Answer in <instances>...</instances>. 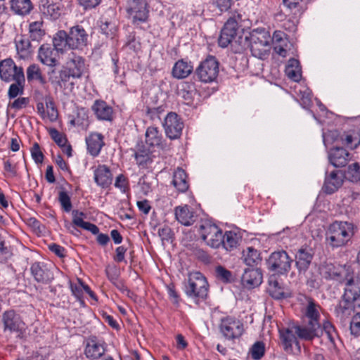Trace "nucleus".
<instances>
[{
    "mask_svg": "<svg viewBox=\"0 0 360 360\" xmlns=\"http://www.w3.org/2000/svg\"><path fill=\"white\" fill-rule=\"evenodd\" d=\"M295 333L300 340L305 341H311L315 338L320 337L323 332H325L328 340L332 345H335V339L337 337V332L334 326L328 321L323 323V327L321 324H314L311 322L303 321L302 325H296L292 327Z\"/></svg>",
    "mask_w": 360,
    "mask_h": 360,
    "instance_id": "nucleus-1",
    "label": "nucleus"
},
{
    "mask_svg": "<svg viewBox=\"0 0 360 360\" xmlns=\"http://www.w3.org/2000/svg\"><path fill=\"white\" fill-rule=\"evenodd\" d=\"M356 226L352 222L335 221L326 232V240L333 248L345 246L355 233Z\"/></svg>",
    "mask_w": 360,
    "mask_h": 360,
    "instance_id": "nucleus-2",
    "label": "nucleus"
},
{
    "mask_svg": "<svg viewBox=\"0 0 360 360\" xmlns=\"http://www.w3.org/2000/svg\"><path fill=\"white\" fill-rule=\"evenodd\" d=\"M184 291L189 297L197 301L206 299L208 293V283L205 277L198 271L189 274Z\"/></svg>",
    "mask_w": 360,
    "mask_h": 360,
    "instance_id": "nucleus-3",
    "label": "nucleus"
},
{
    "mask_svg": "<svg viewBox=\"0 0 360 360\" xmlns=\"http://www.w3.org/2000/svg\"><path fill=\"white\" fill-rule=\"evenodd\" d=\"M293 259L286 251L281 250L271 252L266 261L267 269L274 276L287 275L291 269Z\"/></svg>",
    "mask_w": 360,
    "mask_h": 360,
    "instance_id": "nucleus-4",
    "label": "nucleus"
},
{
    "mask_svg": "<svg viewBox=\"0 0 360 360\" xmlns=\"http://www.w3.org/2000/svg\"><path fill=\"white\" fill-rule=\"evenodd\" d=\"M197 79L203 83H211L219 75V62L214 56H209L202 60L195 69Z\"/></svg>",
    "mask_w": 360,
    "mask_h": 360,
    "instance_id": "nucleus-5",
    "label": "nucleus"
},
{
    "mask_svg": "<svg viewBox=\"0 0 360 360\" xmlns=\"http://www.w3.org/2000/svg\"><path fill=\"white\" fill-rule=\"evenodd\" d=\"M4 330L16 333L20 339L25 338L26 325L22 317L14 310H7L2 314Z\"/></svg>",
    "mask_w": 360,
    "mask_h": 360,
    "instance_id": "nucleus-6",
    "label": "nucleus"
},
{
    "mask_svg": "<svg viewBox=\"0 0 360 360\" xmlns=\"http://www.w3.org/2000/svg\"><path fill=\"white\" fill-rule=\"evenodd\" d=\"M241 21V15L234 14L225 22L218 39L219 45L225 48L233 42H238L236 40L238 34V22Z\"/></svg>",
    "mask_w": 360,
    "mask_h": 360,
    "instance_id": "nucleus-7",
    "label": "nucleus"
},
{
    "mask_svg": "<svg viewBox=\"0 0 360 360\" xmlns=\"http://www.w3.org/2000/svg\"><path fill=\"white\" fill-rule=\"evenodd\" d=\"M321 274L326 279L345 281L346 283L353 277V271L349 265H335L332 263H325L321 267Z\"/></svg>",
    "mask_w": 360,
    "mask_h": 360,
    "instance_id": "nucleus-8",
    "label": "nucleus"
},
{
    "mask_svg": "<svg viewBox=\"0 0 360 360\" xmlns=\"http://www.w3.org/2000/svg\"><path fill=\"white\" fill-rule=\"evenodd\" d=\"M126 11L134 24L144 22L148 18L149 10L146 0H127Z\"/></svg>",
    "mask_w": 360,
    "mask_h": 360,
    "instance_id": "nucleus-9",
    "label": "nucleus"
},
{
    "mask_svg": "<svg viewBox=\"0 0 360 360\" xmlns=\"http://www.w3.org/2000/svg\"><path fill=\"white\" fill-rule=\"evenodd\" d=\"M202 239L210 247L218 248L223 242V232L215 224L205 222L200 226Z\"/></svg>",
    "mask_w": 360,
    "mask_h": 360,
    "instance_id": "nucleus-10",
    "label": "nucleus"
},
{
    "mask_svg": "<svg viewBox=\"0 0 360 360\" xmlns=\"http://www.w3.org/2000/svg\"><path fill=\"white\" fill-rule=\"evenodd\" d=\"M25 77L23 68L17 66L11 58L0 61V79L6 83Z\"/></svg>",
    "mask_w": 360,
    "mask_h": 360,
    "instance_id": "nucleus-11",
    "label": "nucleus"
},
{
    "mask_svg": "<svg viewBox=\"0 0 360 360\" xmlns=\"http://www.w3.org/2000/svg\"><path fill=\"white\" fill-rule=\"evenodd\" d=\"M166 136L170 139H179L184 128V122L181 117L174 112H169L162 123Z\"/></svg>",
    "mask_w": 360,
    "mask_h": 360,
    "instance_id": "nucleus-12",
    "label": "nucleus"
},
{
    "mask_svg": "<svg viewBox=\"0 0 360 360\" xmlns=\"http://www.w3.org/2000/svg\"><path fill=\"white\" fill-rule=\"evenodd\" d=\"M67 33L69 49L83 50L87 46L89 35L81 25H77L70 27Z\"/></svg>",
    "mask_w": 360,
    "mask_h": 360,
    "instance_id": "nucleus-13",
    "label": "nucleus"
},
{
    "mask_svg": "<svg viewBox=\"0 0 360 360\" xmlns=\"http://www.w3.org/2000/svg\"><path fill=\"white\" fill-rule=\"evenodd\" d=\"M219 328L224 338L229 340L238 338L243 333V324L232 317L223 319Z\"/></svg>",
    "mask_w": 360,
    "mask_h": 360,
    "instance_id": "nucleus-14",
    "label": "nucleus"
},
{
    "mask_svg": "<svg viewBox=\"0 0 360 360\" xmlns=\"http://www.w3.org/2000/svg\"><path fill=\"white\" fill-rule=\"evenodd\" d=\"M352 154L343 147H333L330 149L328 158L330 163L335 167H345L352 159Z\"/></svg>",
    "mask_w": 360,
    "mask_h": 360,
    "instance_id": "nucleus-15",
    "label": "nucleus"
},
{
    "mask_svg": "<svg viewBox=\"0 0 360 360\" xmlns=\"http://www.w3.org/2000/svg\"><path fill=\"white\" fill-rule=\"evenodd\" d=\"M314 250L309 247H302L298 249L295 255V266L300 274H305L309 269L313 258Z\"/></svg>",
    "mask_w": 360,
    "mask_h": 360,
    "instance_id": "nucleus-16",
    "label": "nucleus"
},
{
    "mask_svg": "<svg viewBox=\"0 0 360 360\" xmlns=\"http://www.w3.org/2000/svg\"><path fill=\"white\" fill-rule=\"evenodd\" d=\"M346 297L350 299L354 311L360 310V277L349 278L346 283Z\"/></svg>",
    "mask_w": 360,
    "mask_h": 360,
    "instance_id": "nucleus-17",
    "label": "nucleus"
},
{
    "mask_svg": "<svg viewBox=\"0 0 360 360\" xmlns=\"http://www.w3.org/2000/svg\"><path fill=\"white\" fill-rule=\"evenodd\" d=\"M58 52L50 44H42L38 51V59L44 65L53 68L58 64Z\"/></svg>",
    "mask_w": 360,
    "mask_h": 360,
    "instance_id": "nucleus-18",
    "label": "nucleus"
},
{
    "mask_svg": "<svg viewBox=\"0 0 360 360\" xmlns=\"http://www.w3.org/2000/svg\"><path fill=\"white\" fill-rule=\"evenodd\" d=\"M30 270L37 282L47 284L51 283L54 278L53 271L43 264L35 262L32 264Z\"/></svg>",
    "mask_w": 360,
    "mask_h": 360,
    "instance_id": "nucleus-19",
    "label": "nucleus"
},
{
    "mask_svg": "<svg viewBox=\"0 0 360 360\" xmlns=\"http://www.w3.org/2000/svg\"><path fill=\"white\" fill-rule=\"evenodd\" d=\"M96 184L103 188H107L112 182V174L110 168L105 165H99L94 171Z\"/></svg>",
    "mask_w": 360,
    "mask_h": 360,
    "instance_id": "nucleus-20",
    "label": "nucleus"
},
{
    "mask_svg": "<svg viewBox=\"0 0 360 360\" xmlns=\"http://www.w3.org/2000/svg\"><path fill=\"white\" fill-rule=\"evenodd\" d=\"M105 352L103 344L98 341L96 337H91L86 341L84 354L88 359H98L101 358Z\"/></svg>",
    "mask_w": 360,
    "mask_h": 360,
    "instance_id": "nucleus-21",
    "label": "nucleus"
},
{
    "mask_svg": "<svg viewBox=\"0 0 360 360\" xmlns=\"http://www.w3.org/2000/svg\"><path fill=\"white\" fill-rule=\"evenodd\" d=\"M241 282L247 288L259 286L262 282L261 270L259 269H245L241 277Z\"/></svg>",
    "mask_w": 360,
    "mask_h": 360,
    "instance_id": "nucleus-22",
    "label": "nucleus"
},
{
    "mask_svg": "<svg viewBox=\"0 0 360 360\" xmlns=\"http://www.w3.org/2000/svg\"><path fill=\"white\" fill-rule=\"evenodd\" d=\"M9 8L14 15L24 17L31 13L34 5L31 0H9Z\"/></svg>",
    "mask_w": 360,
    "mask_h": 360,
    "instance_id": "nucleus-23",
    "label": "nucleus"
},
{
    "mask_svg": "<svg viewBox=\"0 0 360 360\" xmlns=\"http://www.w3.org/2000/svg\"><path fill=\"white\" fill-rule=\"evenodd\" d=\"M91 110L98 120L110 121L112 119L113 110L104 101H95L91 106Z\"/></svg>",
    "mask_w": 360,
    "mask_h": 360,
    "instance_id": "nucleus-24",
    "label": "nucleus"
},
{
    "mask_svg": "<svg viewBox=\"0 0 360 360\" xmlns=\"http://www.w3.org/2000/svg\"><path fill=\"white\" fill-rule=\"evenodd\" d=\"M67 65V70L71 73L72 77L79 78L82 76L84 68V60L82 57L72 53Z\"/></svg>",
    "mask_w": 360,
    "mask_h": 360,
    "instance_id": "nucleus-25",
    "label": "nucleus"
},
{
    "mask_svg": "<svg viewBox=\"0 0 360 360\" xmlns=\"http://www.w3.org/2000/svg\"><path fill=\"white\" fill-rule=\"evenodd\" d=\"M268 283V292L273 298L283 300L290 297V293L284 290V288L278 283L276 276L271 275Z\"/></svg>",
    "mask_w": 360,
    "mask_h": 360,
    "instance_id": "nucleus-26",
    "label": "nucleus"
},
{
    "mask_svg": "<svg viewBox=\"0 0 360 360\" xmlns=\"http://www.w3.org/2000/svg\"><path fill=\"white\" fill-rule=\"evenodd\" d=\"M338 141L349 149H355L360 145V133L355 130L344 131L339 136Z\"/></svg>",
    "mask_w": 360,
    "mask_h": 360,
    "instance_id": "nucleus-27",
    "label": "nucleus"
},
{
    "mask_svg": "<svg viewBox=\"0 0 360 360\" xmlns=\"http://www.w3.org/2000/svg\"><path fill=\"white\" fill-rule=\"evenodd\" d=\"M342 182L343 180L341 176L338 175V172L332 171L328 175L326 174L323 189L326 193L332 194L342 186Z\"/></svg>",
    "mask_w": 360,
    "mask_h": 360,
    "instance_id": "nucleus-28",
    "label": "nucleus"
},
{
    "mask_svg": "<svg viewBox=\"0 0 360 360\" xmlns=\"http://www.w3.org/2000/svg\"><path fill=\"white\" fill-rule=\"evenodd\" d=\"M49 80L53 86L62 88L68 82L70 77H72L70 71L66 70H61L56 72L55 69L48 72Z\"/></svg>",
    "mask_w": 360,
    "mask_h": 360,
    "instance_id": "nucleus-29",
    "label": "nucleus"
},
{
    "mask_svg": "<svg viewBox=\"0 0 360 360\" xmlns=\"http://www.w3.org/2000/svg\"><path fill=\"white\" fill-rule=\"evenodd\" d=\"M103 136L99 133H92L86 139L87 149L89 153L94 156H97L104 145Z\"/></svg>",
    "mask_w": 360,
    "mask_h": 360,
    "instance_id": "nucleus-30",
    "label": "nucleus"
},
{
    "mask_svg": "<svg viewBox=\"0 0 360 360\" xmlns=\"http://www.w3.org/2000/svg\"><path fill=\"white\" fill-rule=\"evenodd\" d=\"M354 311L352 304L350 299L346 297V289L342 296V299L339 302L338 304L335 308V314L338 318L341 321L345 320L349 317L352 312Z\"/></svg>",
    "mask_w": 360,
    "mask_h": 360,
    "instance_id": "nucleus-31",
    "label": "nucleus"
},
{
    "mask_svg": "<svg viewBox=\"0 0 360 360\" xmlns=\"http://www.w3.org/2000/svg\"><path fill=\"white\" fill-rule=\"evenodd\" d=\"M193 68L191 63L184 60H179L175 63L172 69V75L177 79H184L187 77L193 72Z\"/></svg>",
    "mask_w": 360,
    "mask_h": 360,
    "instance_id": "nucleus-32",
    "label": "nucleus"
},
{
    "mask_svg": "<svg viewBox=\"0 0 360 360\" xmlns=\"http://www.w3.org/2000/svg\"><path fill=\"white\" fill-rule=\"evenodd\" d=\"M176 220L184 226H190L193 221V213L188 205L179 206L175 208Z\"/></svg>",
    "mask_w": 360,
    "mask_h": 360,
    "instance_id": "nucleus-33",
    "label": "nucleus"
},
{
    "mask_svg": "<svg viewBox=\"0 0 360 360\" xmlns=\"http://www.w3.org/2000/svg\"><path fill=\"white\" fill-rule=\"evenodd\" d=\"M146 143L150 146L164 148L162 134L157 127H149L146 131Z\"/></svg>",
    "mask_w": 360,
    "mask_h": 360,
    "instance_id": "nucleus-34",
    "label": "nucleus"
},
{
    "mask_svg": "<svg viewBox=\"0 0 360 360\" xmlns=\"http://www.w3.org/2000/svg\"><path fill=\"white\" fill-rule=\"evenodd\" d=\"M53 49L58 53H63L67 49H69V40L68 33L65 30L58 31L53 38Z\"/></svg>",
    "mask_w": 360,
    "mask_h": 360,
    "instance_id": "nucleus-35",
    "label": "nucleus"
},
{
    "mask_svg": "<svg viewBox=\"0 0 360 360\" xmlns=\"http://www.w3.org/2000/svg\"><path fill=\"white\" fill-rule=\"evenodd\" d=\"M27 79L29 83L38 82L44 85L46 83L45 77L43 76L39 66L37 64H32L28 66L26 70Z\"/></svg>",
    "mask_w": 360,
    "mask_h": 360,
    "instance_id": "nucleus-36",
    "label": "nucleus"
},
{
    "mask_svg": "<svg viewBox=\"0 0 360 360\" xmlns=\"http://www.w3.org/2000/svg\"><path fill=\"white\" fill-rule=\"evenodd\" d=\"M43 21L38 20L30 22L29 25V37L32 41L39 42L45 35V30L43 29Z\"/></svg>",
    "mask_w": 360,
    "mask_h": 360,
    "instance_id": "nucleus-37",
    "label": "nucleus"
},
{
    "mask_svg": "<svg viewBox=\"0 0 360 360\" xmlns=\"http://www.w3.org/2000/svg\"><path fill=\"white\" fill-rule=\"evenodd\" d=\"M288 77L294 82H298L301 79V69L300 62L297 59L290 58L285 70Z\"/></svg>",
    "mask_w": 360,
    "mask_h": 360,
    "instance_id": "nucleus-38",
    "label": "nucleus"
},
{
    "mask_svg": "<svg viewBox=\"0 0 360 360\" xmlns=\"http://www.w3.org/2000/svg\"><path fill=\"white\" fill-rule=\"evenodd\" d=\"M186 174L184 169L178 167L173 176L172 184L180 192H185L188 188Z\"/></svg>",
    "mask_w": 360,
    "mask_h": 360,
    "instance_id": "nucleus-39",
    "label": "nucleus"
},
{
    "mask_svg": "<svg viewBox=\"0 0 360 360\" xmlns=\"http://www.w3.org/2000/svg\"><path fill=\"white\" fill-rule=\"evenodd\" d=\"M242 259L244 263L249 266L257 265L262 260L260 253L252 247H248L243 251Z\"/></svg>",
    "mask_w": 360,
    "mask_h": 360,
    "instance_id": "nucleus-40",
    "label": "nucleus"
},
{
    "mask_svg": "<svg viewBox=\"0 0 360 360\" xmlns=\"http://www.w3.org/2000/svg\"><path fill=\"white\" fill-rule=\"evenodd\" d=\"M317 307L318 306L313 301H310L306 307L303 321L320 324L319 321L320 314Z\"/></svg>",
    "mask_w": 360,
    "mask_h": 360,
    "instance_id": "nucleus-41",
    "label": "nucleus"
},
{
    "mask_svg": "<svg viewBox=\"0 0 360 360\" xmlns=\"http://www.w3.org/2000/svg\"><path fill=\"white\" fill-rule=\"evenodd\" d=\"M281 340L285 350L291 349L292 343H295L299 346L300 343L297 340V335L295 330L287 328L284 330H280Z\"/></svg>",
    "mask_w": 360,
    "mask_h": 360,
    "instance_id": "nucleus-42",
    "label": "nucleus"
},
{
    "mask_svg": "<svg viewBox=\"0 0 360 360\" xmlns=\"http://www.w3.org/2000/svg\"><path fill=\"white\" fill-rule=\"evenodd\" d=\"M238 238L236 233L226 231L223 234V242L221 246L227 251H231L237 247Z\"/></svg>",
    "mask_w": 360,
    "mask_h": 360,
    "instance_id": "nucleus-43",
    "label": "nucleus"
},
{
    "mask_svg": "<svg viewBox=\"0 0 360 360\" xmlns=\"http://www.w3.org/2000/svg\"><path fill=\"white\" fill-rule=\"evenodd\" d=\"M8 91V97L9 99L16 98L18 96L21 95L24 92V86L25 78H20L17 80L13 81Z\"/></svg>",
    "mask_w": 360,
    "mask_h": 360,
    "instance_id": "nucleus-44",
    "label": "nucleus"
},
{
    "mask_svg": "<svg viewBox=\"0 0 360 360\" xmlns=\"http://www.w3.org/2000/svg\"><path fill=\"white\" fill-rule=\"evenodd\" d=\"M250 51L252 56L260 59L266 58L269 55V45L257 44L255 41L250 43Z\"/></svg>",
    "mask_w": 360,
    "mask_h": 360,
    "instance_id": "nucleus-45",
    "label": "nucleus"
},
{
    "mask_svg": "<svg viewBox=\"0 0 360 360\" xmlns=\"http://www.w3.org/2000/svg\"><path fill=\"white\" fill-rule=\"evenodd\" d=\"M16 49L21 56H26L32 52V46L29 39L21 37L16 41Z\"/></svg>",
    "mask_w": 360,
    "mask_h": 360,
    "instance_id": "nucleus-46",
    "label": "nucleus"
},
{
    "mask_svg": "<svg viewBox=\"0 0 360 360\" xmlns=\"http://www.w3.org/2000/svg\"><path fill=\"white\" fill-rule=\"evenodd\" d=\"M100 27L102 33L107 37L112 38L115 35L117 26L114 22L102 19Z\"/></svg>",
    "mask_w": 360,
    "mask_h": 360,
    "instance_id": "nucleus-47",
    "label": "nucleus"
},
{
    "mask_svg": "<svg viewBox=\"0 0 360 360\" xmlns=\"http://www.w3.org/2000/svg\"><path fill=\"white\" fill-rule=\"evenodd\" d=\"M195 90L193 86L186 84L179 91V95L185 101L187 104L192 103Z\"/></svg>",
    "mask_w": 360,
    "mask_h": 360,
    "instance_id": "nucleus-48",
    "label": "nucleus"
},
{
    "mask_svg": "<svg viewBox=\"0 0 360 360\" xmlns=\"http://www.w3.org/2000/svg\"><path fill=\"white\" fill-rule=\"evenodd\" d=\"M217 278L223 283H231L233 281L232 273L222 266H217L215 269Z\"/></svg>",
    "mask_w": 360,
    "mask_h": 360,
    "instance_id": "nucleus-49",
    "label": "nucleus"
},
{
    "mask_svg": "<svg viewBox=\"0 0 360 360\" xmlns=\"http://www.w3.org/2000/svg\"><path fill=\"white\" fill-rule=\"evenodd\" d=\"M346 175L352 181L356 182L360 181V165L358 162L349 165L346 172Z\"/></svg>",
    "mask_w": 360,
    "mask_h": 360,
    "instance_id": "nucleus-50",
    "label": "nucleus"
},
{
    "mask_svg": "<svg viewBox=\"0 0 360 360\" xmlns=\"http://www.w3.org/2000/svg\"><path fill=\"white\" fill-rule=\"evenodd\" d=\"M30 103V99L27 97H19L14 100L13 102H10L8 104V110L13 109L15 111L20 110L21 109L27 107Z\"/></svg>",
    "mask_w": 360,
    "mask_h": 360,
    "instance_id": "nucleus-51",
    "label": "nucleus"
},
{
    "mask_svg": "<svg viewBox=\"0 0 360 360\" xmlns=\"http://www.w3.org/2000/svg\"><path fill=\"white\" fill-rule=\"evenodd\" d=\"M265 352L264 344L262 342H255L251 347V356L254 360H259Z\"/></svg>",
    "mask_w": 360,
    "mask_h": 360,
    "instance_id": "nucleus-52",
    "label": "nucleus"
},
{
    "mask_svg": "<svg viewBox=\"0 0 360 360\" xmlns=\"http://www.w3.org/2000/svg\"><path fill=\"white\" fill-rule=\"evenodd\" d=\"M58 200L65 212H69L72 210V205L71 203L70 197L68 195L66 191H61L59 192Z\"/></svg>",
    "mask_w": 360,
    "mask_h": 360,
    "instance_id": "nucleus-53",
    "label": "nucleus"
},
{
    "mask_svg": "<svg viewBox=\"0 0 360 360\" xmlns=\"http://www.w3.org/2000/svg\"><path fill=\"white\" fill-rule=\"evenodd\" d=\"M49 134L52 139L58 144L59 147L65 146L68 140L65 136L60 133L57 129H51Z\"/></svg>",
    "mask_w": 360,
    "mask_h": 360,
    "instance_id": "nucleus-54",
    "label": "nucleus"
},
{
    "mask_svg": "<svg viewBox=\"0 0 360 360\" xmlns=\"http://www.w3.org/2000/svg\"><path fill=\"white\" fill-rule=\"evenodd\" d=\"M134 157L137 164L141 166L147 165L151 161L149 153L146 150L136 152Z\"/></svg>",
    "mask_w": 360,
    "mask_h": 360,
    "instance_id": "nucleus-55",
    "label": "nucleus"
},
{
    "mask_svg": "<svg viewBox=\"0 0 360 360\" xmlns=\"http://www.w3.org/2000/svg\"><path fill=\"white\" fill-rule=\"evenodd\" d=\"M351 333L355 336L360 335V312L357 311L350 322Z\"/></svg>",
    "mask_w": 360,
    "mask_h": 360,
    "instance_id": "nucleus-56",
    "label": "nucleus"
},
{
    "mask_svg": "<svg viewBox=\"0 0 360 360\" xmlns=\"http://www.w3.org/2000/svg\"><path fill=\"white\" fill-rule=\"evenodd\" d=\"M32 158L36 163H41L44 160V155L41 151L40 146L34 143L31 148Z\"/></svg>",
    "mask_w": 360,
    "mask_h": 360,
    "instance_id": "nucleus-57",
    "label": "nucleus"
},
{
    "mask_svg": "<svg viewBox=\"0 0 360 360\" xmlns=\"http://www.w3.org/2000/svg\"><path fill=\"white\" fill-rule=\"evenodd\" d=\"M43 101L45 103L46 108L50 110L51 112H49V115L51 117H57V110L56 109L54 106V102L53 99L50 95H46L43 98Z\"/></svg>",
    "mask_w": 360,
    "mask_h": 360,
    "instance_id": "nucleus-58",
    "label": "nucleus"
},
{
    "mask_svg": "<svg viewBox=\"0 0 360 360\" xmlns=\"http://www.w3.org/2000/svg\"><path fill=\"white\" fill-rule=\"evenodd\" d=\"M105 274L110 282L117 285V281L119 276L117 268L115 266H108L105 269Z\"/></svg>",
    "mask_w": 360,
    "mask_h": 360,
    "instance_id": "nucleus-59",
    "label": "nucleus"
},
{
    "mask_svg": "<svg viewBox=\"0 0 360 360\" xmlns=\"http://www.w3.org/2000/svg\"><path fill=\"white\" fill-rule=\"evenodd\" d=\"M164 108L162 106H159L157 108H148L146 110L147 115L152 120H155L156 119L160 120V114L164 112Z\"/></svg>",
    "mask_w": 360,
    "mask_h": 360,
    "instance_id": "nucleus-60",
    "label": "nucleus"
},
{
    "mask_svg": "<svg viewBox=\"0 0 360 360\" xmlns=\"http://www.w3.org/2000/svg\"><path fill=\"white\" fill-rule=\"evenodd\" d=\"M158 234L162 240H169L173 236V232L168 226H165L158 229Z\"/></svg>",
    "mask_w": 360,
    "mask_h": 360,
    "instance_id": "nucleus-61",
    "label": "nucleus"
},
{
    "mask_svg": "<svg viewBox=\"0 0 360 360\" xmlns=\"http://www.w3.org/2000/svg\"><path fill=\"white\" fill-rule=\"evenodd\" d=\"M214 4L221 11H226L230 8L232 0H212Z\"/></svg>",
    "mask_w": 360,
    "mask_h": 360,
    "instance_id": "nucleus-62",
    "label": "nucleus"
},
{
    "mask_svg": "<svg viewBox=\"0 0 360 360\" xmlns=\"http://www.w3.org/2000/svg\"><path fill=\"white\" fill-rule=\"evenodd\" d=\"M127 250V248L124 245L119 246L116 248V255L114 257V259L117 262H122L124 261V255Z\"/></svg>",
    "mask_w": 360,
    "mask_h": 360,
    "instance_id": "nucleus-63",
    "label": "nucleus"
},
{
    "mask_svg": "<svg viewBox=\"0 0 360 360\" xmlns=\"http://www.w3.org/2000/svg\"><path fill=\"white\" fill-rule=\"evenodd\" d=\"M269 37L266 36V34H262L261 36H257L255 34H252L250 37V43H253L255 41L257 44H262L263 45H269Z\"/></svg>",
    "mask_w": 360,
    "mask_h": 360,
    "instance_id": "nucleus-64",
    "label": "nucleus"
}]
</instances>
